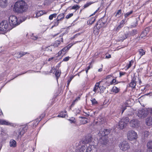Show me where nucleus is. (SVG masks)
I'll use <instances>...</instances> for the list:
<instances>
[{
    "mask_svg": "<svg viewBox=\"0 0 152 152\" xmlns=\"http://www.w3.org/2000/svg\"><path fill=\"white\" fill-rule=\"evenodd\" d=\"M27 8L26 3L24 1L21 0L15 3L14 6L13 10L16 12L21 13L25 12Z\"/></svg>",
    "mask_w": 152,
    "mask_h": 152,
    "instance_id": "f257e3e1",
    "label": "nucleus"
},
{
    "mask_svg": "<svg viewBox=\"0 0 152 152\" xmlns=\"http://www.w3.org/2000/svg\"><path fill=\"white\" fill-rule=\"evenodd\" d=\"M70 150L73 152H91V146H88L86 144L80 145L79 142L76 144L75 148L73 146L70 148Z\"/></svg>",
    "mask_w": 152,
    "mask_h": 152,
    "instance_id": "f03ea898",
    "label": "nucleus"
},
{
    "mask_svg": "<svg viewBox=\"0 0 152 152\" xmlns=\"http://www.w3.org/2000/svg\"><path fill=\"white\" fill-rule=\"evenodd\" d=\"M12 28L11 26L10 22L7 20H4L0 23V31H10Z\"/></svg>",
    "mask_w": 152,
    "mask_h": 152,
    "instance_id": "7ed1b4c3",
    "label": "nucleus"
},
{
    "mask_svg": "<svg viewBox=\"0 0 152 152\" xmlns=\"http://www.w3.org/2000/svg\"><path fill=\"white\" fill-rule=\"evenodd\" d=\"M28 128L27 125H23L20 128L15 131L14 134L18 138H20L24 134Z\"/></svg>",
    "mask_w": 152,
    "mask_h": 152,
    "instance_id": "20e7f679",
    "label": "nucleus"
},
{
    "mask_svg": "<svg viewBox=\"0 0 152 152\" xmlns=\"http://www.w3.org/2000/svg\"><path fill=\"white\" fill-rule=\"evenodd\" d=\"M98 134L99 137V143L104 145V128L103 127L100 129Z\"/></svg>",
    "mask_w": 152,
    "mask_h": 152,
    "instance_id": "39448f33",
    "label": "nucleus"
},
{
    "mask_svg": "<svg viewBox=\"0 0 152 152\" xmlns=\"http://www.w3.org/2000/svg\"><path fill=\"white\" fill-rule=\"evenodd\" d=\"M9 19L8 21L10 22V23L12 28L20 24L18 22L17 18L15 16L11 15L9 17Z\"/></svg>",
    "mask_w": 152,
    "mask_h": 152,
    "instance_id": "423d86ee",
    "label": "nucleus"
},
{
    "mask_svg": "<svg viewBox=\"0 0 152 152\" xmlns=\"http://www.w3.org/2000/svg\"><path fill=\"white\" fill-rule=\"evenodd\" d=\"M148 114V109H142L138 110L137 115L140 118H143L146 117Z\"/></svg>",
    "mask_w": 152,
    "mask_h": 152,
    "instance_id": "0eeeda50",
    "label": "nucleus"
},
{
    "mask_svg": "<svg viewBox=\"0 0 152 152\" xmlns=\"http://www.w3.org/2000/svg\"><path fill=\"white\" fill-rule=\"evenodd\" d=\"M129 121V119L128 117L123 118L119 122V127L121 129H123L125 128Z\"/></svg>",
    "mask_w": 152,
    "mask_h": 152,
    "instance_id": "6e6552de",
    "label": "nucleus"
},
{
    "mask_svg": "<svg viewBox=\"0 0 152 152\" xmlns=\"http://www.w3.org/2000/svg\"><path fill=\"white\" fill-rule=\"evenodd\" d=\"M119 147L121 150L124 151L129 150L130 148L129 143L125 141L121 142L119 145Z\"/></svg>",
    "mask_w": 152,
    "mask_h": 152,
    "instance_id": "1a4fd4ad",
    "label": "nucleus"
},
{
    "mask_svg": "<svg viewBox=\"0 0 152 152\" xmlns=\"http://www.w3.org/2000/svg\"><path fill=\"white\" fill-rule=\"evenodd\" d=\"M127 137L129 140L130 141L136 139L137 138V135L136 132L133 130L129 131L127 134Z\"/></svg>",
    "mask_w": 152,
    "mask_h": 152,
    "instance_id": "9d476101",
    "label": "nucleus"
},
{
    "mask_svg": "<svg viewBox=\"0 0 152 152\" xmlns=\"http://www.w3.org/2000/svg\"><path fill=\"white\" fill-rule=\"evenodd\" d=\"M0 125H5L15 127L16 124L10 122L6 120L3 119H0Z\"/></svg>",
    "mask_w": 152,
    "mask_h": 152,
    "instance_id": "9b49d317",
    "label": "nucleus"
},
{
    "mask_svg": "<svg viewBox=\"0 0 152 152\" xmlns=\"http://www.w3.org/2000/svg\"><path fill=\"white\" fill-rule=\"evenodd\" d=\"M104 25V23L103 22L102 19L99 20L95 25L94 27V32L95 29H97V30L100 28L103 27Z\"/></svg>",
    "mask_w": 152,
    "mask_h": 152,
    "instance_id": "f8f14e48",
    "label": "nucleus"
},
{
    "mask_svg": "<svg viewBox=\"0 0 152 152\" xmlns=\"http://www.w3.org/2000/svg\"><path fill=\"white\" fill-rule=\"evenodd\" d=\"M129 124L131 127L137 128L139 126L140 121L136 119H133L130 121Z\"/></svg>",
    "mask_w": 152,
    "mask_h": 152,
    "instance_id": "ddd939ff",
    "label": "nucleus"
},
{
    "mask_svg": "<svg viewBox=\"0 0 152 152\" xmlns=\"http://www.w3.org/2000/svg\"><path fill=\"white\" fill-rule=\"evenodd\" d=\"M64 34H62L59 37V38L58 40L56 41L53 45V46L54 47H57L61 43V42H63V39L62 37Z\"/></svg>",
    "mask_w": 152,
    "mask_h": 152,
    "instance_id": "4468645a",
    "label": "nucleus"
},
{
    "mask_svg": "<svg viewBox=\"0 0 152 152\" xmlns=\"http://www.w3.org/2000/svg\"><path fill=\"white\" fill-rule=\"evenodd\" d=\"M70 45H68L67 47H66L63 48L61 51H59L58 53V55H61V54H64L65 52L69 50V49L71 47L72 45L69 46Z\"/></svg>",
    "mask_w": 152,
    "mask_h": 152,
    "instance_id": "2eb2a0df",
    "label": "nucleus"
},
{
    "mask_svg": "<svg viewBox=\"0 0 152 152\" xmlns=\"http://www.w3.org/2000/svg\"><path fill=\"white\" fill-rule=\"evenodd\" d=\"M146 145L147 148V152H152V140L148 142Z\"/></svg>",
    "mask_w": 152,
    "mask_h": 152,
    "instance_id": "dca6fc26",
    "label": "nucleus"
},
{
    "mask_svg": "<svg viewBox=\"0 0 152 152\" xmlns=\"http://www.w3.org/2000/svg\"><path fill=\"white\" fill-rule=\"evenodd\" d=\"M100 83V85L99 86V89L100 90V93H102L104 91V81L102 80V81L99 82Z\"/></svg>",
    "mask_w": 152,
    "mask_h": 152,
    "instance_id": "f3484780",
    "label": "nucleus"
},
{
    "mask_svg": "<svg viewBox=\"0 0 152 152\" xmlns=\"http://www.w3.org/2000/svg\"><path fill=\"white\" fill-rule=\"evenodd\" d=\"M7 0H0V6L1 7H6L7 6Z\"/></svg>",
    "mask_w": 152,
    "mask_h": 152,
    "instance_id": "a211bd4d",
    "label": "nucleus"
},
{
    "mask_svg": "<svg viewBox=\"0 0 152 152\" xmlns=\"http://www.w3.org/2000/svg\"><path fill=\"white\" fill-rule=\"evenodd\" d=\"M135 77H133L131 82L129 84V87L132 88H134L136 85Z\"/></svg>",
    "mask_w": 152,
    "mask_h": 152,
    "instance_id": "6ab92c4d",
    "label": "nucleus"
},
{
    "mask_svg": "<svg viewBox=\"0 0 152 152\" xmlns=\"http://www.w3.org/2000/svg\"><path fill=\"white\" fill-rule=\"evenodd\" d=\"M27 53V52H20V53H15L14 56L17 58H20Z\"/></svg>",
    "mask_w": 152,
    "mask_h": 152,
    "instance_id": "aec40b11",
    "label": "nucleus"
},
{
    "mask_svg": "<svg viewBox=\"0 0 152 152\" xmlns=\"http://www.w3.org/2000/svg\"><path fill=\"white\" fill-rule=\"evenodd\" d=\"M145 123L148 126L152 125V116H151L146 118L145 120Z\"/></svg>",
    "mask_w": 152,
    "mask_h": 152,
    "instance_id": "412c9836",
    "label": "nucleus"
},
{
    "mask_svg": "<svg viewBox=\"0 0 152 152\" xmlns=\"http://www.w3.org/2000/svg\"><path fill=\"white\" fill-rule=\"evenodd\" d=\"M126 19H123V20H122L121 21L120 25L117 27H116L115 28V30L117 31H118L121 28H122L124 26V22L126 21Z\"/></svg>",
    "mask_w": 152,
    "mask_h": 152,
    "instance_id": "4be33fe9",
    "label": "nucleus"
},
{
    "mask_svg": "<svg viewBox=\"0 0 152 152\" xmlns=\"http://www.w3.org/2000/svg\"><path fill=\"white\" fill-rule=\"evenodd\" d=\"M4 52H0V61H5V60L4 59V58H5L6 57H8L9 56L7 54L6 55V53H4Z\"/></svg>",
    "mask_w": 152,
    "mask_h": 152,
    "instance_id": "5701e85b",
    "label": "nucleus"
},
{
    "mask_svg": "<svg viewBox=\"0 0 152 152\" xmlns=\"http://www.w3.org/2000/svg\"><path fill=\"white\" fill-rule=\"evenodd\" d=\"M67 116V112L66 110L62 111L60 112L57 117L61 118H64Z\"/></svg>",
    "mask_w": 152,
    "mask_h": 152,
    "instance_id": "b1692460",
    "label": "nucleus"
},
{
    "mask_svg": "<svg viewBox=\"0 0 152 152\" xmlns=\"http://www.w3.org/2000/svg\"><path fill=\"white\" fill-rule=\"evenodd\" d=\"M10 146L13 148L16 147L17 146L16 142L13 139H11L10 142Z\"/></svg>",
    "mask_w": 152,
    "mask_h": 152,
    "instance_id": "393cba45",
    "label": "nucleus"
},
{
    "mask_svg": "<svg viewBox=\"0 0 152 152\" xmlns=\"http://www.w3.org/2000/svg\"><path fill=\"white\" fill-rule=\"evenodd\" d=\"M147 35V33L146 31H143L141 33L140 36L139 37H137L136 38V39H137L139 40L142 39H143V37H144Z\"/></svg>",
    "mask_w": 152,
    "mask_h": 152,
    "instance_id": "a878e982",
    "label": "nucleus"
},
{
    "mask_svg": "<svg viewBox=\"0 0 152 152\" xmlns=\"http://www.w3.org/2000/svg\"><path fill=\"white\" fill-rule=\"evenodd\" d=\"M129 36L128 33L126 34H123L119 36V39L121 40H123L125 39Z\"/></svg>",
    "mask_w": 152,
    "mask_h": 152,
    "instance_id": "bb28decb",
    "label": "nucleus"
},
{
    "mask_svg": "<svg viewBox=\"0 0 152 152\" xmlns=\"http://www.w3.org/2000/svg\"><path fill=\"white\" fill-rule=\"evenodd\" d=\"M81 118V119L80 120V123L81 124H85L88 123V121H87V119L83 117H79Z\"/></svg>",
    "mask_w": 152,
    "mask_h": 152,
    "instance_id": "cd10ccee",
    "label": "nucleus"
},
{
    "mask_svg": "<svg viewBox=\"0 0 152 152\" xmlns=\"http://www.w3.org/2000/svg\"><path fill=\"white\" fill-rule=\"evenodd\" d=\"M91 137L90 136H88L86 137L84 140L83 141V142L85 144H87L90 142L91 141Z\"/></svg>",
    "mask_w": 152,
    "mask_h": 152,
    "instance_id": "c85d7f7f",
    "label": "nucleus"
},
{
    "mask_svg": "<svg viewBox=\"0 0 152 152\" xmlns=\"http://www.w3.org/2000/svg\"><path fill=\"white\" fill-rule=\"evenodd\" d=\"M128 34V35L129 36H134L137 33V31L136 30L134 29L132 30V31H129L127 32Z\"/></svg>",
    "mask_w": 152,
    "mask_h": 152,
    "instance_id": "c756f323",
    "label": "nucleus"
},
{
    "mask_svg": "<svg viewBox=\"0 0 152 152\" xmlns=\"http://www.w3.org/2000/svg\"><path fill=\"white\" fill-rule=\"evenodd\" d=\"M95 18H92L91 19H89L87 21V23L88 24L91 25L92 24L95 20Z\"/></svg>",
    "mask_w": 152,
    "mask_h": 152,
    "instance_id": "7c9ffc66",
    "label": "nucleus"
},
{
    "mask_svg": "<svg viewBox=\"0 0 152 152\" xmlns=\"http://www.w3.org/2000/svg\"><path fill=\"white\" fill-rule=\"evenodd\" d=\"M64 13H61L59 14L57 16V18L60 21L62 20L64 18Z\"/></svg>",
    "mask_w": 152,
    "mask_h": 152,
    "instance_id": "2f4dec72",
    "label": "nucleus"
},
{
    "mask_svg": "<svg viewBox=\"0 0 152 152\" xmlns=\"http://www.w3.org/2000/svg\"><path fill=\"white\" fill-rule=\"evenodd\" d=\"M100 85V83H99H99H96L93 89V91L95 92H96L98 88H99V86Z\"/></svg>",
    "mask_w": 152,
    "mask_h": 152,
    "instance_id": "473e14b6",
    "label": "nucleus"
},
{
    "mask_svg": "<svg viewBox=\"0 0 152 152\" xmlns=\"http://www.w3.org/2000/svg\"><path fill=\"white\" fill-rule=\"evenodd\" d=\"M43 14V12L42 11H40L37 12H36L35 14V17L38 18L39 17Z\"/></svg>",
    "mask_w": 152,
    "mask_h": 152,
    "instance_id": "72a5a7b5",
    "label": "nucleus"
},
{
    "mask_svg": "<svg viewBox=\"0 0 152 152\" xmlns=\"http://www.w3.org/2000/svg\"><path fill=\"white\" fill-rule=\"evenodd\" d=\"M112 91L113 92L116 93L119 91V89L117 87L114 86L113 87Z\"/></svg>",
    "mask_w": 152,
    "mask_h": 152,
    "instance_id": "f704fd0d",
    "label": "nucleus"
},
{
    "mask_svg": "<svg viewBox=\"0 0 152 152\" xmlns=\"http://www.w3.org/2000/svg\"><path fill=\"white\" fill-rule=\"evenodd\" d=\"M149 135V132L147 131L144 132L142 134V136L144 137V139H145V137H148Z\"/></svg>",
    "mask_w": 152,
    "mask_h": 152,
    "instance_id": "c9c22d12",
    "label": "nucleus"
},
{
    "mask_svg": "<svg viewBox=\"0 0 152 152\" xmlns=\"http://www.w3.org/2000/svg\"><path fill=\"white\" fill-rule=\"evenodd\" d=\"M57 14L56 13H53L50 15L49 17V19L50 20H52L53 18H56V17Z\"/></svg>",
    "mask_w": 152,
    "mask_h": 152,
    "instance_id": "e433bc0d",
    "label": "nucleus"
},
{
    "mask_svg": "<svg viewBox=\"0 0 152 152\" xmlns=\"http://www.w3.org/2000/svg\"><path fill=\"white\" fill-rule=\"evenodd\" d=\"M139 54L140 55V57L144 55L145 54V52L142 49H140L138 51Z\"/></svg>",
    "mask_w": 152,
    "mask_h": 152,
    "instance_id": "4c0bfd02",
    "label": "nucleus"
},
{
    "mask_svg": "<svg viewBox=\"0 0 152 152\" xmlns=\"http://www.w3.org/2000/svg\"><path fill=\"white\" fill-rule=\"evenodd\" d=\"M55 75L56 77V80L57 81H58V77L60 76V73H59V71L58 70H56V71L55 72Z\"/></svg>",
    "mask_w": 152,
    "mask_h": 152,
    "instance_id": "58836bf2",
    "label": "nucleus"
},
{
    "mask_svg": "<svg viewBox=\"0 0 152 152\" xmlns=\"http://www.w3.org/2000/svg\"><path fill=\"white\" fill-rule=\"evenodd\" d=\"M133 12L132 11H131L129 12H127L124 15V17L125 18H126L128 17H129L130 15Z\"/></svg>",
    "mask_w": 152,
    "mask_h": 152,
    "instance_id": "ea45409f",
    "label": "nucleus"
},
{
    "mask_svg": "<svg viewBox=\"0 0 152 152\" xmlns=\"http://www.w3.org/2000/svg\"><path fill=\"white\" fill-rule=\"evenodd\" d=\"M92 3L91 2L86 3L83 6L84 8H85L87 7L90 5H91Z\"/></svg>",
    "mask_w": 152,
    "mask_h": 152,
    "instance_id": "a19ab883",
    "label": "nucleus"
},
{
    "mask_svg": "<svg viewBox=\"0 0 152 152\" xmlns=\"http://www.w3.org/2000/svg\"><path fill=\"white\" fill-rule=\"evenodd\" d=\"M80 7L79 6L77 5H74V6L72 7V9L76 10L77 9H78Z\"/></svg>",
    "mask_w": 152,
    "mask_h": 152,
    "instance_id": "79ce46f5",
    "label": "nucleus"
},
{
    "mask_svg": "<svg viewBox=\"0 0 152 152\" xmlns=\"http://www.w3.org/2000/svg\"><path fill=\"white\" fill-rule=\"evenodd\" d=\"M68 120L70 121L71 123H74L75 122V119L74 118L72 117L71 118L68 119Z\"/></svg>",
    "mask_w": 152,
    "mask_h": 152,
    "instance_id": "37998d69",
    "label": "nucleus"
},
{
    "mask_svg": "<svg viewBox=\"0 0 152 152\" xmlns=\"http://www.w3.org/2000/svg\"><path fill=\"white\" fill-rule=\"evenodd\" d=\"M60 21L59 20H58V19L56 18V20L55 21V23L54 24V26H58V24L59 23V21Z\"/></svg>",
    "mask_w": 152,
    "mask_h": 152,
    "instance_id": "c03bdc74",
    "label": "nucleus"
},
{
    "mask_svg": "<svg viewBox=\"0 0 152 152\" xmlns=\"http://www.w3.org/2000/svg\"><path fill=\"white\" fill-rule=\"evenodd\" d=\"M134 61H133L132 60L131 61H130L129 64L127 65V69H128L129 68L132 66V63H133Z\"/></svg>",
    "mask_w": 152,
    "mask_h": 152,
    "instance_id": "a18cd8bd",
    "label": "nucleus"
},
{
    "mask_svg": "<svg viewBox=\"0 0 152 152\" xmlns=\"http://www.w3.org/2000/svg\"><path fill=\"white\" fill-rule=\"evenodd\" d=\"M121 10H118L117 11V12H116V14L115 15V16L118 17L120 14L121 13Z\"/></svg>",
    "mask_w": 152,
    "mask_h": 152,
    "instance_id": "49530a36",
    "label": "nucleus"
},
{
    "mask_svg": "<svg viewBox=\"0 0 152 152\" xmlns=\"http://www.w3.org/2000/svg\"><path fill=\"white\" fill-rule=\"evenodd\" d=\"M45 50L47 51H51L52 50V46H49L46 47Z\"/></svg>",
    "mask_w": 152,
    "mask_h": 152,
    "instance_id": "de8ad7c7",
    "label": "nucleus"
},
{
    "mask_svg": "<svg viewBox=\"0 0 152 152\" xmlns=\"http://www.w3.org/2000/svg\"><path fill=\"white\" fill-rule=\"evenodd\" d=\"M31 38L34 40H36L38 38V37L35 35H34L33 34H32L31 36Z\"/></svg>",
    "mask_w": 152,
    "mask_h": 152,
    "instance_id": "09e8293b",
    "label": "nucleus"
},
{
    "mask_svg": "<svg viewBox=\"0 0 152 152\" xmlns=\"http://www.w3.org/2000/svg\"><path fill=\"white\" fill-rule=\"evenodd\" d=\"M92 104H95L97 103V102L94 98L92 99L91 100Z\"/></svg>",
    "mask_w": 152,
    "mask_h": 152,
    "instance_id": "8fccbe9b",
    "label": "nucleus"
},
{
    "mask_svg": "<svg viewBox=\"0 0 152 152\" xmlns=\"http://www.w3.org/2000/svg\"><path fill=\"white\" fill-rule=\"evenodd\" d=\"M73 14L72 13H70L66 15V19H69L73 15Z\"/></svg>",
    "mask_w": 152,
    "mask_h": 152,
    "instance_id": "3c124183",
    "label": "nucleus"
},
{
    "mask_svg": "<svg viewBox=\"0 0 152 152\" xmlns=\"http://www.w3.org/2000/svg\"><path fill=\"white\" fill-rule=\"evenodd\" d=\"M56 70L55 68H52L51 70H50V72L51 73H54L56 71Z\"/></svg>",
    "mask_w": 152,
    "mask_h": 152,
    "instance_id": "603ef678",
    "label": "nucleus"
},
{
    "mask_svg": "<svg viewBox=\"0 0 152 152\" xmlns=\"http://www.w3.org/2000/svg\"><path fill=\"white\" fill-rule=\"evenodd\" d=\"M110 132V129H105V136H106V135H108V134H109V133ZM106 138V136H105V138Z\"/></svg>",
    "mask_w": 152,
    "mask_h": 152,
    "instance_id": "864d4df0",
    "label": "nucleus"
},
{
    "mask_svg": "<svg viewBox=\"0 0 152 152\" xmlns=\"http://www.w3.org/2000/svg\"><path fill=\"white\" fill-rule=\"evenodd\" d=\"M73 78V77L72 76L71 77L69 78L68 80L67 81V83L68 84H69L70 82H71V80H72Z\"/></svg>",
    "mask_w": 152,
    "mask_h": 152,
    "instance_id": "5fc2aeb1",
    "label": "nucleus"
},
{
    "mask_svg": "<svg viewBox=\"0 0 152 152\" xmlns=\"http://www.w3.org/2000/svg\"><path fill=\"white\" fill-rule=\"evenodd\" d=\"M70 57L69 56L66 57L64 58L63 59V61H67L69 59Z\"/></svg>",
    "mask_w": 152,
    "mask_h": 152,
    "instance_id": "6e6d98bb",
    "label": "nucleus"
},
{
    "mask_svg": "<svg viewBox=\"0 0 152 152\" xmlns=\"http://www.w3.org/2000/svg\"><path fill=\"white\" fill-rule=\"evenodd\" d=\"M126 73L125 72H120L119 73L120 76L119 77H121L122 76H123L125 75Z\"/></svg>",
    "mask_w": 152,
    "mask_h": 152,
    "instance_id": "4d7b16f0",
    "label": "nucleus"
},
{
    "mask_svg": "<svg viewBox=\"0 0 152 152\" xmlns=\"http://www.w3.org/2000/svg\"><path fill=\"white\" fill-rule=\"evenodd\" d=\"M105 58H111V56L110 54H105Z\"/></svg>",
    "mask_w": 152,
    "mask_h": 152,
    "instance_id": "13d9d810",
    "label": "nucleus"
},
{
    "mask_svg": "<svg viewBox=\"0 0 152 152\" xmlns=\"http://www.w3.org/2000/svg\"><path fill=\"white\" fill-rule=\"evenodd\" d=\"M116 82V80L115 79H113L112 81L110 82V84H114V83H115Z\"/></svg>",
    "mask_w": 152,
    "mask_h": 152,
    "instance_id": "bf43d9fd",
    "label": "nucleus"
},
{
    "mask_svg": "<svg viewBox=\"0 0 152 152\" xmlns=\"http://www.w3.org/2000/svg\"><path fill=\"white\" fill-rule=\"evenodd\" d=\"M80 33H78L75 35L73 37V38H75L76 37H77L78 36L80 35Z\"/></svg>",
    "mask_w": 152,
    "mask_h": 152,
    "instance_id": "052dcab7",
    "label": "nucleus"
},
{
    "mask_svg": "<svg viewBox=\"0 0 152 152\" xmlns=\"http://www.w3.org/2000/svg\"><path fill=\"white\" fill-rule=\"evenodd\" d=\"M129 110L130 111L127 113V115H131L132 113V109L130 108Z\"/></svg>",
    "mask_w": 152,
    "mask_h": 152,
    "instance_id": "680f3d73",
    "label": "nucleus"
},
{
    "mask_svg": "<svg viewBox=\"0 0 152 152\" xmlns=\"http://www.w3.org/2000/svg\"><path fill=\"white\" fill-rule=\"evenodd\" d=\"M135 152H144L141 149L136 150Z\"/></svg>",
    "mask_w": 152,
    "mask_h": 152,
    "instance_id": "e2e57ef3",
    "label": "nucleus"
},
{
    "mask_svg": "<svg viewBox=\"0 0 152 152\" xmlns=\"http://www.w3.org/2000/svg\"><path fill=\"white\" fill-rule=\"evenodd\" d=\"M76 100V99L74 100L73 101L72 104H71V105L70 106V107H72V106H73L75 104V101Z\"/></svg>",
    "mask_w": 152,
    "mask_h": 152,
    "instance_id": "0e129e2a",
    "label": "nucleus"
},
{
    "mask_svg": "<svg viewBox=\"0 0 152 152\" xmlns=\"http://www.w3.org/2000/svg\"><path fill=\"white\" fill-rule=\"evenodd\" d=\"M148 111H149L152 114V108H148Z\"/></svg>",
    "mask_w": 152,
    "mask_h": 152,
    "instance_id": "69168bd1",
    "label": "nucleus"
},
{
    "mask_svg": "<svg viewBox=\"0 0 152 152\" xmlns=\"http://www.w3.org/2000/svg\"><path fill=\"white\" fill-rule=\"evenodd\" d=\"M54 58V57H52L49 58H48V61H51Z\"/></svg>",
    "mask_w": 152,
    "mask_h": 152,
    "instance_id": "338daca9",
    "label": "nucleus"
},
{
    "mask_svg": "<svg viewBox=\"0 0 152 152\" xmlns=\"http://www.w3.org/2000/svg\"><path fill=\"white\" fill-rule=\"evenodd\" d=\"M82 0H74V1L76 3H78L80 1Z\"/></svg>",
    "mask_w": 152,
    "mask_h": 152,
    "instance_id": "774afa93",
    "label": "nucleus"
}]
</instances>
